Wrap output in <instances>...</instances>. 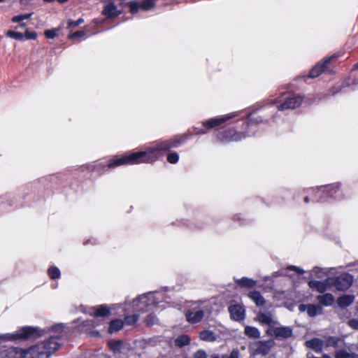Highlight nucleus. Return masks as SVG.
Masks as SVG:
<instances>
[{"label":"nucleus","instance_id":"19","mask_svg":"<svg viewBox=\"0 0 358 358\" xmlns=\"http://www.w3.org/2000/svg\"><path fill=\"white\" fill-rule=\"evenodd\" d=\"M110 313V310L107 306L101 305L93 308L92 312L90 313V315L94 317H104L109 315Z\"/></svg>","mask_w":358,"mask_h":358},{"label":"nucleus","instance_id":"37","mask_svg":"<svg viewBox=\"0 0 358 358\" xmlns=\"http://www.w3.org/2000/svg\"><path fill=\"white\" fill-rule=\"evenodd\" d=\"M138 315H133L131 316H127L124 318V322L127 324H133L136 323L138 320Z\"/></svg>","mask_w":358,"mask_h":358},{"label":"nucleus","instance_id":"26","mask_svg":"<svg viewBox=\"0 0 358 358\" xmlns=\"http://www.w3.org/2000/svg\"><path fill=\"white\" fill-rule=\"evenodd\" d=\"M123 327V322L121 320H115L110 322L108 331L110 334L118 331Z\"/></svg>","mask_w":358,"mask_h":358},{"label":"nucleus","instance_id":"14","mask_svg":"<svg viewBox=\"0 0 358 358\" xmlns=\"http://www.w3.org/2000/svg\"><path fill=\"white\" fill-rule=\"evenodd\" d=\"M155 6V0H144L141 4L136 2H131L129 7L131 13H136L139 8L147 10L152 8Z\"/></svg>","mask_w":358,"mask_h":358},{"label":"nucleus","instance_id":"49","mask_svg":"<svg viewBox=\"0 0 358 358\" xmlns=\"http://www.w3.org/2000/svg\"><path fill=\"white\" fill-rule=\"evenodd\" d=\"M321 358H331L328 355H323Z\"/></svg>","mask_w":358,"mask_h":358},{"label":"nucleus","instance_id":"52","mask_svg":"<svg viewBox=\"0 0 358 358\" xmlns=\"http://www.w3.org/2000/svg\"><path fill=\"white\" fill-rule=\"evenodd\" d=\"M305 201H306V202H308V197H306V198H305Z\"/></svg>","mask_w":358,"mask_h":358},{"label":"nucleus","instance_id":"53","mask_svg":"<svg viewBox=\"0 0 358 358\" xmlns=\"http://www.w3.org/2000/svg\"><path fill=\"white\" fill-rule=\"evenodd\" d=\"M6 0H0V3L5 1Z\"/></svg>","mask_w":358,"mask_h":358},{"label":"nucleus","instance_id":"35","mask_svg":"<svg viewBox=\"0 0 358 358\" xmlns=\"http://www.w3.org/2000/svg\"><path fill=\"white\" fill-rule=\"evenodd\" d=\"M312 273L315 275L317 278H322L324 275H327V271H324V269L320 267H315L312 270Z\"/></svg>","mask_w":358,"mask_h":358},{"label":"nucleus","instance_id":"8","mask_svg":"<svg viewBox=\"0 0 358 358\" xmlns=\"http://www.w3.org/2000/svg\"><path fill=\"white\" fill-rule=\"evenodd\" d=\"M275 343L273 341H258L254 343L250 348L254 355H267L271 349L274 346Z\"/></svg>","mask_w":358,"mask_h":358},{"label":"nucleus","instance_id":"41","mask_svg":"<svg viewBox=\"0 0 358 358\" xmlns=\"http://www.w3.org/2000/svg\"><path fill=\"white\" fill-rule=\"evenodd\" d=\"M45 36L48 38H54L57 36V30L49 29L45 31Z\"/></svg>","mask_w":358,"mask_h":358},{"label":"nucleus","instance_id":"39","mask_svg":"<svg viewBox=\"0 0 358 358\" xmlns=\"http://www.w3.org/2000/svg\"><path fill=\"white\" fill-rule=\"evenodd\" d=\"M110 348L114 351H119L122 345L121 341H113L109 343Z\"/></svg>","mask_w":358,"mask_h":358},{"label":"nucleus","instance_id":"2","mask_svg":"<svg viewBox=\"0 0 358 358\" xmlns=\"http://www.w3.org/2000/svg\"><path fill=\"white\" fill-rule=\"evenodd\" d=\"M59 346L57 338L51 337L27 348H10L5 353L8 358H49Z\"/></svg>","mask_w":358,"mask_h":358},{"label":"nucleus","instance_id":"23","mask_svg":"<svg viewBox=\"0 0 358 358\" xmlns=\"http://www.w3.org/2000/svg\"><path fill=\"white\" fill-rule=\"evenodd\" d=\"M201 340L207 342H213L216 340V336L210 330H203L199 333Z\"/></svg>","mask_w":358,"mask_h":358},{"label":"nucleus","instance_id":"4","mask_svg":"<svg viewBox=\"0 0 358 358\" xmlns=\"http://www.w3.org/2000/svg\"><path fill=\"white\" fill-rule=\"evenodd\" d=\"M206 311V306L203 301L194 302L192 307L186 311L187 321L191 324H196L201 321Z\"/></svg>","mask_w":358,"mask_h":358},{"label":"nucleus","instance_id":"47","mask_svg":"<svg viewBox=\"0 0 358 358\" xmlns=\"http://www.w3.org/2000/svg\"><path fill=\"white\" fill-rule=\"evenodd\" d=\"M225 358H239V352L237 350H234L229 357L225 356Z\"/></svg>","mask_w":358,"mask_h":358},{"label":"nucleus","instance_id":"34","mask_svg":"<svg viewBox=\"0 0 358 358\" xmlns=\"http://www.w3.org/2000/svg\"><path fill=\"white\" fill-rule=\"evenodd\" d=\"M48 274L52 279L58 278L60 276V271L57 267L52 266L48 269Z\"/></svg>","mask_w":358,"mask_h":358},{"label":"nucleus","instance_id":"43","mask_svg":"<svg viewBox=\"0 0 358 358\" xmlns=\"http://www.w3.org/2000/svg\"><path fill=\"white\" fill-rule=\"evenodd\" d=\"M156 320V318H155V316L153 315H149L147 318H146V323L148 324V325H152L155 323Z\"/></svg>","mask_w":358,"mask_h":358},{"label":"nucleus","instance_id":"55","mask_svg":"<svg viewBox=\"0 0 358 358\" xmlns=\"http://www.w3.org/2000/svg\"><path fill=\"white\" fill-rule=\"evenodd\" d=\"M1 40V36H0V41Z\"/></svg>","mask_w":358,"mask_h":358},{"label":"nucleus","instance_id":"16","mask_svg":"<svg viewBox=\"0 0 358 358\" xmlns=\"http://www.w3.org/2000/svg\"><path fill=\"white\" fill-rule=\"evenodd\" d=\"M103 14L108 17H115L121 13L117 6L113 2H108L103 8Z\"/></svg>","mask_w":358,"mask_h":358},{"label":"nucleus","instance_id":"44","mask_svg":"<svg viewBox=\"0 0 358 358\" xmlns=\"http://www.w3.org/2000/svg\"><path fill=\"white\" fill-rule=\"evenodd\" d=\"M64 326L62 324H56L52 327V331H58L59 333H61L62 331H64Z\"/></svg>","mask_w":358,"mask_h":358},{"label":"nucleus","instance_id":"13","mask_svg":"<svg viewBox=\"0 0 358 358\" xmlns=\"http://www.w3.org/2000/svg\"><path fill=\"white\" fill-rule=\"evenodd\" d=\"M231 317L236 321L242 320L245 316V309L239 304H233L229 307Z\"/></svg>","mask_w":358,"mask_h":358},{"label":"nucleus","instance_id":"51","mask_svg":"<svg viewBox=\"0 0 358 358\" xmlns=\"http://www.w3.org/2000/svg\"><path fill=\"white\" fill-rule=\"evenodd\" d=\"M308 358H321V357H310L309 355H308Z\"/></svg>","mask_w":358,"mask_h":358},{"label":"nucleus","instance_id":"17","mask_svg":"<svg viewBox=\"0 0 358 358\" xmlns=\"http://www.w3.org/2000/svg\"><path fill=\"white\" fill-rule=\"evenodd\" d=\"M334 57L327 59L322 64L316 65L313 68L309 74V78H313L317 77L322 72L327 69L328 64Z\"/></svg>","mask_w":358,"mask_h":358},{"label":"nucleus","instance_id":"18","mask_svg":"<svg viewBox=\"0 0 358 358\" xmlns=\"http://www.w3.org/2000/svg\"><path fill=\"white\" fill-rule=\"evenodd\" d=\"M306 345L316 352H321L324 348V342L323 340L315 338L306 341Z\"/></svg>","mask_w":358,"mask_h":358},{"label":"nucleus","instance_id":"46","mask_svg":"<svg viewBox=\"0 0 358 358\" xmlns=\"http://www.w3.org/2000/svg\"><path fill=\"white\" fill-rule=\"evenodd\" d=\"M287 269L294 271H296V273H298L299 274H302V273H304L303 270H302L299 267H297V266H289V267H287Z\"/></svg>","mask_w":358,"mask_h":358},{"label":"nucleus","instance_id":"7","mask_svg":"<svg viewBox=\"0 0 358 358\" xmlns=\"http://www.w3.org/2000/svg\"><path fill=\"white\" fill-rule=\"evenodd\" d=\"M308 286L312 289L316 290L320 293H324L334 286V278H329L322 281L310 280Z\"/></svg>","mask_w":358,"mask_h":358},{"label":"nucleus","instance_id":"25","mask_svg":"<svg viewBox=\"0 0 358 358\" xmlns=\"http://www.w3.org/2000/svg\"><path fill=\"white\" fill-rule=\"evenodd\" d=\"M229 133L231 134V135L229 136H223L222 138V141H237L245 138V136L243 134L237 133L234 131H229Z\"/></svg>","mask_w":358,"mask_h":358},{"label":"nucleus","instance_id":"42","mask_svg":"<svg viewBox=\"0 0 358 358\" xmlns=\"http://www.w3.org/2000/svg\"><path fill=\"white\" fill-rule=\"evenodd\" d=\"M194 358H208V357L205 351L199 350L194 355Z\"/></svg>","mask_w":358,"mask_h":358},{"label":"nucleus","instance_id":"33","mask_svg":"<svg viewBox=\"0 0 358 358\" xmlns=\"http://www.w3.org/2000/svg\"><path fill=\"white\" fill-rule=\"evenodd\" d=\"M6 36L17 40H24V34L20 32L10 30L6 32Z\"/></svg>","mask_w":358,"mask_h":358},{"label":"nucleus","instance_id":"40","mask_svg":"<svg viewBox=\"0 0 358 358\" xmlns=\"http://www.w3.org/2000/svg\"><path fill=\"white\" fill-rule=\"evenodd\" d=\"M37 37V34L34 31H30L27 30L24 34V38L26 39H36Z\"/></svg>","mask_w":358,"mask_h":358},{"label":"nucleus","instance_id":"10","mask_svg":"<svg viewBox=\"0 0 358 358\" xmlns=\"http://www.w3.org/2000/svg\"><path fill=\"white\" fill-rule=\"evenodd\" d=\"M236 115L237 114L236 113H231L223 116L213 117L203 122V125L207 129H211L224 123Z\"/></svg>","mask_w":358,"mask_h":358},{"label":"nucleus","instance_id":"6","mask_svg":"<svg viewBox=\"0 0 358 358\" xmlns=\"http://www.w3.org/2000/svg\"><path fill=\"white\" fill-rule=\"evenodd\" d=\"M267 335L274 336L278 339H286L292 335V329L289 327H284L279 324H274L273 327L268 328L266 331Z\"/></svg>","mask_w":358,"mask_h":358},{"label":"nucleus","instance_id":"27","mask_svg":"<svg viewBox=\"0 0 358 358\" xmlns=\"http://www.w3.org/2000/svg\"><path fill=\"white\" fill-rule=\"evenodd\" d=\"M238 285L244 287H253L256 285V282L252 279L248 278H242L236 280Z\"/></svg>","mask_w":358,"mask_h":358},{"label":"nucleus","instance_id":"11","mask_svg":"<svg viewBox=\"0 0 358 358\" xmlns=\"http://www.w3.org/2000/svg\"><path fill=\"white\" fill-rule=\"evenodd\" d=\"M302 99L300 96H292L285 98L283 103H280L278 108L279 110H284L285 109H293L301 105Z\"/></svg>","mask_w":358,"mask_h":358},{"label":"nucleus","instance_id":"54","mask_svg":"<svg viewBox=\"0 0 358 358\" xmlns=\"http://www.w3.org/2000/svg\"><path fill=\"white\" fill-rule=\"evenodd\" d=\"M355 66L358 68V64H355Z\"/></svg>","mask_w":358,"mask_h":358},{"label":"nucleus","instance_id":"36","mask_svg":"<svg viewBox=\"0 0 358 358\" xmlns=\"http://www.w3.org/2000/svg\"><path fill=\"white\" fill-rule=\"evenodd\" d=\"M83 22H84V20L83 18H79L76 21H73V20H70L68 21V28L69 29L76 28V27L80 25Z\"/></svg>","mask_w":358,"mask_h":358},{"label":"nucleus","instance_id":"38","mask_svg":"<svg viewBox=\"0 0 358 358\" xmlns=\"http://www.w3.org/2000/svg\"><path fill=\"white\" fill-rule=\"evenodd\" d=\"M179 157L176 152L169 153L167 157V160L169 163L175 164L178 161Z\"/></svg>","mask_w":358,"mask_h":358},{"label":"nucleus","instance_id":"45","mask_svg":"<svg viewBox=\"0 0 358 358\" xmlns=\"http://www.w3.org/2000/svg\"><path fill=\"white\" fill-rule=\"evenodd\" d=\"M348 324L353 329H358V320L352 319L349 320Z\"/></svg>","mask_w":358,"mask_h":358},{"label":"nucleus","instance_id":"20","mask_svg":"<svg viewBox=\"0 0 358 358\" xmlns=\"http://www.w3.org/2000/svg\"><path fill=\"white\" fill-rule=\"evenodd\" d=\"M316 299L320 304L324 306H330L335 301L334 296L330 293L318 295Z\"/></svg>","mask_w":358,"mask_h":358},{"label":"nucleus","instance_id":"31","mask_svg":"<svg viewBox=\"0 0 358 358\" xmlns=\"http://www.w3.org/2000/svg\"><path fill=\"white\" fill-rule=\"evenodd\" d=\"M340 338L335 336H329L324 341V347H336L338 345Z\"/></svg>","mask_w":358,"mask_h":358},{"label":"nucleus","instance_id":"9","mask_svg":"<svg viewBox=\"0 0 358 358\" xmlns=\"http://www.w3.org/2000/svg\"><path fill=\"white\" fill-rule=\"evenodd\" d=\"M352 283V276L345 273L337 278H334V285L339 291H343L349 288Z\"/></svg>","mask_w":358,"mask_h":358},{"label":"nucleus","instance_id":"22","mask_svg":"<svg viewBox=\"0 0 358 358\" xmlns=\"http://www.w3.org/2000/svg\"><path fill=\"white\" fill-rule=\"evenodd\" d=\"M248 297L252 300L257 306H263L265 303L264 299L259 292H250Z\"/></svg>","mask_w":358,"mask_h":358},{"label":"nucleus","instance_id":"29","mask_svg":"<svg viewBox=\"0 0 358 358\" xmlns=\"http://www.w3.org/2000/svg\"><path fill=\"white\" fill-rule=\"evenodd\" d=\"M335 358H358V355L355 353H349L344 350H337L334 355Z\"/></svg>","mask_w":358,"mask_h":358},{"label":"nucleus","instance_id":"56","mask_svg":"<svg viewBox=\"0 0 358 358\" xmlns=\"http://www.w3.org/2000/svg\"><path fill=\"white\" fill-rule=\"evenodd\" d=\"M357 350H358V348H357Z\"/></svg>","mask_w":358,"mask_h":358},{"label":"nucleus","instance_id":"3","mask_svg":"<svg viewBox=\"0 0 358 358\" xmlns=\"http://www.w3.org/2000/svg\"><path fill=\"white\" fill-rule=\"evenodd\" d=\"M44 330L38 327H24L12 334L0 335V341H24L35 338L43 335Z\"/></svg>","mask_w":358,"mask_h":358},{"label":"nucleus","instance_id":"15","mask_svg":"<svg viewBox=\"0 0 358 358\" xmlns=\"http://www.w3.org/2000/svg\"><path fill=\"white\" fill-rule=\"evenodd\" d=\"M299 310L301 312L307 311L308 315L310 317H314L318 314L322 313V308L319 306L313 304H301L299 306Z\"/></svg>","mask_w":358,"mask_h":358},{"label":"nucleus","instance_id":"1","mask_svg":"<svg viewBox=\"0 0 358 358\" xmlns=\"http://www.w3.org/2000/svg\"><path fill=\"white\" fill-rule=\"evenodd\" d=\"M173 146L168 141L157 143L148 148L144 151L135 152L122 156H116L111 159L108 163L109 168L122 165L137 164L141 163H152L162 153Z\"/></svg>","mask_w":358,"mask_h":358},{"label":"nucleus","instance_id":"5","mask_svg":"<svg viewBox=\"0 0 358 358\" xmlns=\"http://www.w3.org/2000/svg\"><path fill=\"white\" fill-rule=\"evenodd\" d=\"M155 296L152 293L142 295L132 301V307L135 311L143 313L147 311L148 307L155 303Z\"/></svg>","mask_w":358,"mask_h":358},{"label":"nucleus","instance_id":"28","mask_svg":"<svg viewBox=\"0 0 358 358\" xmlns=\"http://www.w3.org/2000/svg\"><path fill=\"white\" fill-rule=\"evenodd\" d=\"M190 342V338L187 335H181L175 340V344L178 347H183Z\"/></svg>","mask_w":358,"mask_h":358},{"label":"nucleus","instance_id":"21","mask_svg":"<svg viewBox=\"0 0 358 358\" xmlns=\"http://www.w3.org/2000/svg\"><path fill=\"white\" fill-rule=\"evenodd\" d=\"M355 300V296L351 294H345L337 299V303L339 307L344 308L351 305Z\"/></svg>","mask_w":358,"mask_h":358},{"label":"nucleus","instance_id":"30","mask_svg":"<svg viewBox=\"0 0 358 358\" xmlns=\"http://www.w3.org/2000/svg\"><path fill=\"white\" fill-rule=\"evenodd\" d=\"M89 31L87 27H85L83 31H78L74 33L70 34L69 35V38L73 41H78V38H84L85 36L86 33Z\"/></svg>","mask_w":358,"mask_h":358},{"label":"nucleus","instance_id":"32","mask_svg":"<svg viewBox=\"0 0 358 358\" xmlns=\"http://www.w3.org/2000/svg\"><path fill=\"white\" fill-rule=\"evenodd\" d=\"M32 15V13H26V14H22L15 15L12 17V22L13 23H19L22 22L23 20L29 19Z\"/></svg>","mask_w":358,"mask_h":358},{"label":"nucleus","instance_id":"12","mask_svg":"<svg viewBox=\"0 0 358 358\" xmlns=\"http://www.w3.org/2000/svg\"><path fill=\"white\" fill-rule=\"evenodd\" d=\"M255 320L262 324L267 325L268 328L273 327L274 324H278V321L273 317L271 313L259 312Z\"/></svg>","mask_w":358,"mask_h":358},{"label":"nucleus","instance_id":"48","mask_svg":"<svg viewBox=\"0 0 358 358\" xmlns=\"http://www.w3.org/2000/svg\"><path fill=\"white\" fill-rule=\"evenodd\" d=\"M206 132H207V131H206V129H202L199 130L197 133H198V134H206Z\"/></svg>","mask_w":358,"mask_h":358},{"label":"nucleus","instance_id":"24","mask_svg":"<svg viewBox=\"0 0 358 358\" xmlns=\"http://www.w3.org/2000/svg\"><path fill=\"white\" fill-rule=\"evenodd\" d=\"M244 333L250 338H257L260 336L259 329L254 327L246 326L245 327Z\"/></svg>","mask_w":358,"mask_h":358},{"label":"nucleus","instance_id":"50","mask_svg":"<svg viewBox=\"0 0 358 358\" xmlns=\"http://www.w3.org/2000/svg\"><path fill=\"white\" fill-rule=\"evenodd\" d=\"M25 26H26V24H24V23H21V24H20V27H25Z\"/></svg>","mask_w":358,"mask_h":358}]
</instances>
